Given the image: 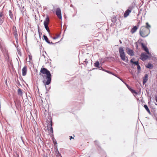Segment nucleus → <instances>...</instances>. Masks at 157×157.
<instances>
[{
	"label": "nucleus",
	"instance_id": "obj_1",
	"mask_svg": "<svg viewBox=\"0 0 157 157\" xmlns=\"http://www.w3.org/2000/svg\"><path fill=\"white\" fill-rule=\"evenodd\" d=\"M40 75L44 78L45 77L47 81L44 79L43 81V82L45 86L46 90H48L50 89L48 85L51 81V75L50 71L45 68H42L40 72Z\"/></svg>",
	"mask_w": 157,
	"mask_h": 157
},
{
	"label": "nucleus",
	"instance_id": "obj_2",
	"mask_svg": "<svg viewBox=\"0 0 157 157\" xmlns=\"http://www.w3.org/2000/svg\"><path fill=\"white\" fill-rule=\"evenodd\" d=\"M150 32V29H147L143 26L141 27L140 29V34L142 37H145L148 36Z\"/></svg>",
	"mask_w": 157,
	"mask_h": 157
},
{
	"label": "nucleus",
	"instance_id": "obj_3",
	"mask_svg": "<svg viewBox=\"0 0 157 157\" xmlns=\"http://www.w3.org/2000/svg\"><path fill=\"white\" fill-rule=\"evenodd\" d=\"M119 52L121 59L123 61H125L126 56L123 48L121 47H120L119 49Z\"/></svg>",
	"mask_w": 157,
	"mask_h": 157
},
{
	"label": "nucleus",
	"instance_id": "obj_4",
	"mask_svg": "<svg viewBox=\"0 0 157 157\" xmlns=\"http://www.w3.org/2000/svg\"><path fill=\"white\" fill-rule=\"evenodd\" d=\"M49 17L48 15H47L45 18V20L44 21V24L46 29L48 32L50 31L48 27V25L49 23Z\"/></svg>",
	"mask_w": 157,
	"mask_h": 157
},
{
	"label": "nucleus",
	"instance_id": "obj_5",
	"mask_svg": "<svg viewBox=\"0 0 157 157\" xmlns=\"http://www.w3.org/2000/svg\"><path fill=\"white\" fill-rule=\"evenodd\" d=\"M50 122L48 124L47 127L48 130L49 131L50 133H53V128L52 127V119L50 118L49 119Z\"/></svg>",
	"mask_w": 157,
	"mask_h": 157
},
{
	"label": "nucleus",
	"instance_id": "obj_6",
	"mask_svg": "<svg viewBox=\"0 0 157 157\" xmlns=\"http://www.w3.org/2000/svg\"><path fill=\"white\" fill-rule=\"evenodd\" d=\"M149 58L148 55H146L144 53H142L140 56V59L143 61H144Z\"/></svg>",
	"mask_w": 157,
	"mask_h": 157
},
{
	"label": "nucleus",
	"instance_id": "obj_7",
	"mask_svg": "<svg viewBox=\"0 0 157 157\" xmlns=\"http://www.w3.org/2000/svg\"><path fill=\"white\" fill-rule=\"evenodd\" d=\"M141 45L143 50L145 51L149 56L151 55V54L150 53L149 50L146 46L145 45L144 43H141Z\"/></svg>",
	"mask_w": 157,
	"mask_h": 157
},
{
	"label": "nucleus",
	"instance_id": "obj_8",
	"mask_svg": "<svg viewBox=\"0 0 157 157\" xmlns=\"http://www.w3.org/2000/svg\"><path fill=\"white\" fill-rule=\"evenodd\" d=\"M56 13L59 18L61 19L62 16L61 10L59 8H57L56 11Z\"/></svg>",
	"mask_w": 157,
	"mask_h": 157
},
{
	"label": "nucleus",
	"instance_id": "obj_9",
	"mask_svg": "<svg viewBox=\"0 0 157 157\" xmlns=\"http://www.w3.org/2000/svg\"><path fill=\"white\" fill-rule=\"evenodd\" d=\"M27 71V68L26 66H24L22 69V75L25 76L26 75Z\"/></svg>",
	"mask_w": 157,
	"mask_h": 157
},
{
	"label": "nucleus",
	"instance_id": "obj_10",
	"mask_svg": "<svg viewBox=\"0 0 157 157\" xmlns=\"http://www.w3.org/2000/svg\"><path fill=\"white\" fill-rule=\"evenodd\" d=\"M148 80V75L146 74L143 78V83L144 85Z\"/></svg>",
	"mask_w": 157,
	"mask_h": 157
},
{
	"label": "nucleus",
	"instance_id": "obj_11",
	"mask_svg": "<svg viewBox=\"0 0 157 157\" xmlns=\"http://www.w3.org/2000/svg\"><path fill=\"white\" fill-rule=\"evenodd\" d=\"M127 53L130 56H133L134 55V52L133 50L130 49L129 48H127Z\"/></svg>",
	"mask_w": 157,
	"mask_h": 157
},
{
	"label": "nucleus",
	"instance_id": "obj_12",
	"mask_svg": "<svg viewBox=\"0 0 157 157\" xmlns=\"http://www.w3.org/2000/svg\"><path fill=\"white\" fill-rule=\"evenodd\" d=\"M125 84L126 86H127L128 89L131 91V92L133 93H134L136 94H137V92L134 90L132 89L131 87L128 85V84L126 83H125Z\"/></svg>",
	"mask_w": 157,
	"mask_h": 157
},
{
	"label": "nucleus",
	"instance_id": "obj_13",
	"mask_svg": "<svg viewBox=\"0 0 157 157\" xmlns=\"http://www.w3.org/2000/svg\"><path fill=\"white\" fill-rule=\"evenodd\" d=\"M131 12V10H127L124 12V17H127Z\"/></svg>",
	"mask_w": 157,
	"mask_h": 157
},
{
	"label": "nucleus",
	"instance_id": "obj_14",
	"mask_svg": "<svg viewBox=\"0 0 157 157\" xmlns=\"http://www.w3.org/2000/svg\"><path fill=\"white\" fill-rule=\"evenodd\" d=\"M138 29V28L137 26H134L131 29V32L132 33H135L137 29Z\"/></svg>",
	"mask_w": 157,
	"mask_h": 157
},
{
	"label": "nucleus",
	"instance_id": "obj_15",
	"mask_svg": "<svg viewBox=\"0 0 157 157\" xmlns=\"http://www.w3.org/2000/svg\"><path fill=\"white\" fill-rule=\"evenodd\" d=\"M133 60H134L133 59H131V60H130L131 63L132 64H135L136 66H137L138 65H139V62L138 61H134Z\"/></svg>",
	"mask_w": 157,
	"mask_h": 157
},
{
	"label": "nucleus",
	"instance_id": "obj_16",
	"mask_svg": "<svg viewBox=\"0 0 157 157\" xmlns=\"http://www.w3.org/2000/svg\"><path fill=\"white\" fill-rule=\"evenodd\" d=\"M146 67L150 69H151L153 67V66L152 64L150 63H148L147 65L146 66Z\"/></svg>",
	"mask_w": 157,
	"mask_h": 157
},
{
	"label": "nucleus",
	"instance_id": "obj_17",
	"mask_svg": "<svg viewBox=\"0 0 157 157\" xmlns=\"http://www.w3.org/2000/svg\"><path fill=\"white\" fill-rule=\"evenodd\" d=\"M70 7H72L73 8V11H72V13H73V16H74L76 14V10L75 9V8H74L73 7V5H72V4H71L70 5Z\"/></svg>",
	"mask_w": 157,
	"mask_h": 157
},
{
	"label": "nucleus",
	"instance_id": "obj_18",
	"mask_svg": "<svg viewBox=\"0 0 157 157\" xmlns=\"http://www.w3.org/2000/svg\"><path fill=\"white\" fill-rule=\"evenodd\" d=\"M144 107L145 108V109H146V110H147V111L148 112V113L149 114H151V113L150 112V110L148 108L147 106L146 105H144Z\"/></svg>",
	"mask_w": 157,
	"mask_h": 157
},
{
	"label": "nucleus",
	"instance_id": "obj_19",
	"mask_svg": "<svg viewBox=\"0 0 157 157\" xmlns=\"http://www.w3.org/2000/svg\"><path fill=\"white\" fill-rule=\"evenodd\" d=\"M95 67L98 68L99 66V63L98 61H97L94 63Z\"/></svg>",
	"mask_w": 157,
	"mask_h": 157
},
{
	"label": "nucleus",
	"instance_id": "obj_20",
	"mask_svg": "<svg viewBox=\"0 0 157 157\" xmlns=\"http://www.w3.org/2000/svg\"><path fill=\"white\" fill-rule=\"evenodd\" d=\"M43 37L45 40V41L48 44L50 43L49 41L48 40V39L46 36L44 35Z\"/></svg>",
	"mask_w": 157,
	"mask_h": 157
},
{
	"label": "nucleus",
	"instance_id": "obj_21",
	"mask_svg": "<svg viewBox=\"0 0 157 157\" xmlns=\"http://www.w3.org/2000/svg\"><path fill=\"white\" fill-rule=\"evenodd\" d=\"M116 21H117V18H116V17H115V16L113 17V18H112L111 21L113 23H115Z\"/></svg>",
	"mask_w": 157,
	"mask_h": 157
},
{
	"label": "nucleus",
	"instance_id": "obj_22",
	"mask_svg": "<svg viewBox=\"0 0 157 157\" xmlns=\"http://www.w3.org/2000/svg\"><path fill=\"white\" fill-rule=\"evenodd\" d=\"M146 25L145 27V28L150 29V28L151 27V26L150 25H149L148 24V22H146Z\"/></svg>",
	"mask_w": 157,
	"mask_h": 157
},
{
	"label": "nucleus",
	"instance_id": "obj_23",
	"mask_svg": "<svg viewBox=\"0 0 157 157\" xmlns=\"http://www.w3.org/2000/svg\"><path fill=\"white\" fill-rule=\"evenodd\" d=\"M99 153L101 154L102 155V156H104L106 155L105 152L103 150H101V151L99 152Z\"/></svg>",
	"mask_w": 157,
	"mask_h": 157
},
{
	"label": "nucleus",
	"instance_id": "obj_24",
	"mask_svg": "<svg viewBox=\"0 0 157 157\" xmlns=\"http://www.w3.org/2000/svg\"><path fill=\"white\" fill-rule=\"evenodd\" d=\"M18 94L20 95H22V92L21 91V89H18Z\"/></svg>",
	"mask_w": 157,
	"mask_h": 157
},
{
	"label": "nucleus",
	"instance_id": "obj_25",
	"mask_svg": "<svg viewBox=\"0 0 157 157\" xmlns=\"http://www.w3.org/2000/svg\"><path fill=\"white\" fill-rule=\"evenodd\" d=\"M103 71H105L109 74H112V75H113V74L112 72H110V71H108V70H105V69H103Z\"/></svg>",
	"mask_w": 157,
	"mask_h": 157
},
{
	"label": "nucleus",
	"instance_id": "obj_26",
	"mask_svg": "<svg viewBox=\"0 0 157 157\" xmlns=\"http://www.w3.org/2000/svg\"><path fill=\"white\" fill-rule=\"evenodd\" d=\"M142 41V39H139L136 42L139 45H141V43H143L141 42V41Z\"/></svg>",
	"mask_w": 157,
	"mask_h": 157
},
{
	"label": "nucleus",
	"instance_id": "obj_27",
	"mask_svg": "<svg viewBox=\"0 0 157 157\" xmlns=\"http://www.w3.org/2000/svg\"><path fill=\"white\" fill-rule=\"evenodd\" d=\"M13 34L15 36L16 39H17V31H16L13 33Z\"/></svg>",
	"mask_w": 157,
	"mask_h": 157
},
{
	"label": "nucleus",
	"instance_id": "obj_28",
	"mask_svg": "<svg viewBox=\"0 0 157 157\" xmlns=\"http://www.w3.org/2000/svg\"><path fill=\"white\" fill-rule=\"evenodd\" d=\"M9 15L10 16V17L12 18L13 17V14L11 12V10L9 11Z\"/></svg>",
	"mask_w": 157,
	"mask_h": 157
},
{
	"label": "nucleus",
	"instance_id": "obj_29",
	"mask_svg": "<svg viewBox=\"0 0 157 157\" xmlns=\"http://www.w3.org/2000/svg\"><path fill=\"white\" fill-rule=\"evenodd\" d=\"M3 15V12H0V19Z\"/></svg>",
	"mask_w": 157,
	"mask_h": 157
},
{
	"label": "nucleus",
	"instance_id": "obj_30",
	"mask_svg": "<svg viewBox=\"0 0 157 157\" xmlns=\"http://www.w3.org/2000/svg\"><path fill=\"white\" fill-rule=\"evenodd\" d=\"M137 66V69L138 71H140L141 70V67L140 66L139 64Z\"/></svg>",
	"mask_w": 157,
	"mask_h": 157
},
{
	"label": "nucleus",
	"instance_id": "obj_31",
	"mask_svg": "<svg viewBox=\"0 0 157 157\" xmlns=\"http://www.w3.org/2000/svg\"><path fill=\"white\" fill-rule=\"evenodd\" d=\"M133 9V6H131L129 7L128 9V10H131H131Z\"/></svg>",
	"mask_w": 157,
	"mask_h": 157
},
{
	"label": "nucleus",
	"instance_id": "obj_32",
	"mask_svg": "<svg viewBox=\"0 0 157 157\" xmlns=\"http://www.w3.org/2000/svg\"><path fill=\"white\" fill-rule=\"evenodd\" d=\"M135 45L136 46V49H138V44L137 42H136L135 43Z\"/></svg>",
	"mask_w": 157,
	"mask_h": 157
},
{
	"label": "nucleus",
	"instance_id": "obj_33",
	"mask_svg": "<svg viewBox=\"0 0 157 157\" xmlns=\"http://www.w3.org/2000/svg\"><path fill=\"white\" fill-rule=\"evenodd\" d=\"M29 60H30L32 59V56L31 55H29Z\"/></svg>",
	"mask_w": 157,
	"mask_h": 157
},
{
	"label": "nucleus",
	"instance_id": "obj_34",
	"mask_svg": "<svg viewBox=\"0 0 157 157\" xmlns=\"http://www.w3.org/2000/svg\"><path fill=\"white\" fill-rule=\"evenodd\" d=\"M84 62H85L86 64H87L88 63V61H87V59H85V61H84Z\"/></svg>",
	"mask_w": 157,
	"mask_h": 157
},
{
	"label": "nucleus",
	"instance_id": "obj_35",
	"mask_svg": "<svg viewBox=\"0 0 157 157\" xmlns=\"http://www.w3.org/2000/svg\"><path fill=\"white\" fill-rule=\"evenodd\" d=\"M59 37V36H57L54 37H53V39H56L58 38Z\"/></svg>",
	"mask_w": 157,
	"mask_h": 157
},
{
	"label": "nucleus",
	"instance_id": "obj_36",
	"mask_svg": "<svg viewBox=\"0 0 157 157\" xmlns=\"http://www.w3.org/2000/svg\"><path fill=\"white\" fill-rule=\"evenodd\" d=\"M99 69L102 70V71H103V68L102 67H99Z\"/></svg>",
	"mask_w": 157,
	"mask_h": 157
},
{
	"label": "nucleus",
	"instance_id": "obj_37",
	"mask_svg": "<svg viewBox=\"0 0 157 157\" xmlns=\"http://www.w3.org/2000/svg\"><path fill=\"white\" fill-rule=\"evenodd\" d=\"M155 100L156 101V102H157V95H156L155 96Z\"/></svg>",
	"mask_w": 157,
	"mask_h": 157
},
{
	"label": "nucleus",
	"instance_id": "obj_38",
	"mask_svg": "<svg viewBox=\"0 0 157 157\" xmlns=\"http://www.w3.org/2000/svg\"><path fill=\"white\" fill-rule=\"evenodd\" d=\"M76 110H79L80 109V107H77V108H76L75 109Z\"/></svg>",
	"mask_w": 157,
	"mask_h": 157
},
{
	"label": "nucleus",
	"instance_id": "obj_39",
	"mask_svg": "<svg viewBox=\"0 0 157 157\" xmlns=\"http://www.w3.org/2000/svg\"><path fill=\"white\" fill-rule=\"evenodd\" d=\"M69 137H70L69 139H70V140H71V139H74V138H73V137H72V136H69Z\"/></svg>",
	"mask_w": 157,
	"mask_h": 157
},
{
	"label": "nucleus",
	"instance_id": "obj_40",
	"mask_svg": "<svg viewBox=\"0 0 157 157\" xmlns=\"http://www.w3.org/2000/svg\"><path fill=\"white\" fill-rule=\"evenodd\" d=\"M119 78L120 79L121 81L122 82H123L124 84H125V82H124L123 81V80H122L121 78Z\"/></svg>",
	"mask_w": 157,
	"mask_h": 157
},
{
	"label": "nucleus",
	"instance_id": "obj_41",
	"mask_svg": "<svg viewBox=\"0 0 157 157\" xmlns=\"http://www.w3.org/2000/svg\"><path fill=\"white\" fill-rule=\"evenodd\" d=\"M119 42L120 44H122V41L121 40H119Z\"/></svg>",
	"mask_w": 157,
	"mask_h": 157
},
{
	"label": "nucleus",
	"instance_id": "obj_42",
	"mask_svg": "<svg viewBox=\"0 0 157 157\" xmlns=\"http://www.w3.org/2000/svg\"><path fill=\"white\" fill-rule=\"evenodd\" d=\"M74 111H74H74L72 110V111H71V112H72V113H73V112H74Z\"/></svg>",
	"mask_w": 157,
	"mask_h": 157
},
{
	"label": "nucleus",
	"instance_id": "obj_43",
	"mask_svg": "<svg viewBox=\"0 0 157 157\" xmlns=\"http://www.w3.org/2000/svg\"><path fill=\"white\" fill-rule=\"evenodd\" d=\"M1 43H0V48H1Z\"/></svg>",
	"mask_w": 157,
	"mask_h": 157
},
{
	"label": "nucleus",
	"instance_id": "obj_44",
	"mask_svg": "<svg viewBox=\"0 0 157 157\" xmlns=\"http://www.w3.org/2000/svg\"><path fill=\"white\" fill-rule=\"evenodd\" d=\"M155 105H157V104H156V103H155Z\"/></svg>",
	"mask_w": 157,
	"mask_h": 157
},
{
	"label": "nucleus",
	"instance_id": "obj_45",
	"mask_svg": "<svg viewBox=\"0 0 157 157\" xmlns=\"http://www.w3.org/2000/svg\"><path fill=\"white\" fill-rule=\"evenodd\" d=\"M124 63V64H125V63Z\"/></svg>",
	"mask_w": 157,
	"mask_h": 157
},
{
	"label": "nucleus",
	"instance_id": "obj_46",
	"mask_svg": "<svg viewBox=\"0 0 157 157\" xmlns=\"http://www.w3.org/2000/svg\"><path fill=\"white\" fill-rule=\"evenodd\" d=\"M45 157H48L47 156H46Z\"/></svg>",
	"mask_w": 157,
	"mask_h": 157
}]
</instances>
